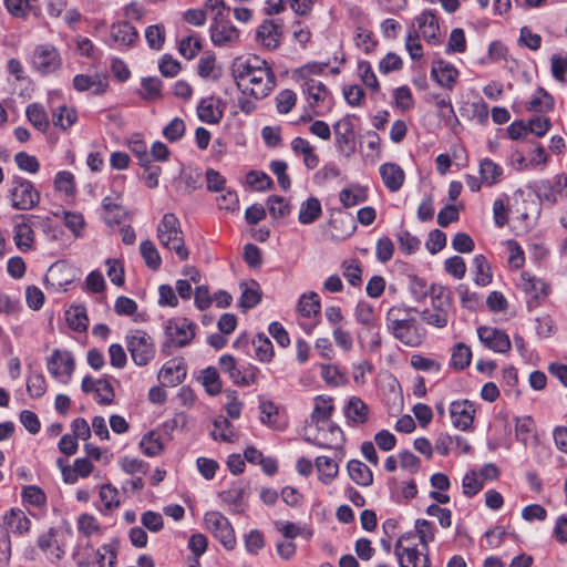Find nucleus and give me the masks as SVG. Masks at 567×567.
Listing matches in <instances>:
<instances>
[{
  "mask_svg": "<svg viewBox=\"0 0 567 567\" xmlns=\"http://www.w3.org/2000/svg\"><path fill=\"white\" fill-rule=\"evenodd\" d=\"M386 328L402 343L409 347H419L424 338L416 321L409 317V311L403 306L391 307L385 316Z\"/></svg>",
  "mask_w": 567,
  "mask_h": 567,
  "instance_id": "f257e3e1",
  "label": "nucleus"
},
{
  "mask_svg": "<svg viewBox=\"0 0 567 567\" xmlns=\"http://www.w3.org/2000/svg\"><path fill=\"white\" fill-rule=\"evenodd\" d=\"M156 233L162 247L175 251L181 260H186L189 257V251L185 247L181 223L173 213H166L162 217Z\"/></svg>",
  "mask_w": 567,
  "mask_h": 567,
  "instance_id": "f03ea898",
  "label": "nucleus"
},
{
  "mask_svg": "<svg viewBox=\"0 0 567 567\" xmlns=\"http://www.w3.org/2000/svg\"><path fill=\"white\" fill-rule=\"evenodd\" d=\"M234 81L244 95L256 100L267 96L275 86L274 73L259 76L256 73H234Z\"/></svg>",
  "mask_w": 567,
  "mask_h": 567,
  "instance_id": "7ed1b4c3",
  "label": "nucleus"
},
{
  "mask_svg": "<svg viewBox=\"0 0 567 567\" xmlns=\"http://www.w3.org/2000/svg\"><path fill=\"white\" fill-rule=\"evenodd\" d=\"M8 197L12 208L18 210L33 209L40 202V193L33 183L21 177L12 179Z\"/></svg>",
  "mask_w": 567,
  "mask_h": 567,
  "instance_id": "20e7f679",
  "label": "nucleus"
},
{
  "mask_svg": "<svg viewBox=\"0 0 567 567\" xmlns=\"http://www.w3.org/2000/svg\"><path fill=\"white\" fill-rule=\"evenodd\" d=\"M414 536L406 534L395 544V556L400 567H430L427 549L419 550L412 542Z\"/></svg>",
  "mask_w": 567,
  "mask_h": 567,
  "instance_id": "39448f33",
  "label": "nucleus"
},
{
  "mask_svg": "<svg viewBox=\"0 0 567 567\" xmlns=\"http://www.w3.org/2000/svg\"><path fill=\"white\" fill-rule=\"evenodd\" d=\"M126 347L135 364L146 365L155 357V346L150 334L135 330L126 336Z\"/></svg>",
  "mask_w": 567,
  "mask_h": 567,
  "instance_id": "423d86ee",
  "label": "nucleus"
},
{
  "mask_svg": "<svg viewBox=\"0 0 567 567\" xmlns=\"http://www.w3.org/2000/svg\"><path fill=\"white\" fill-rule=\"evenodd\" d=\"M450 309V296L444 289L440 288L432 291V308L423 310L421 318L429 324L443 328L449 322Z\"/></svg>",
  "mask_w": 567,
  "mask_h": 567,
  "instance_id": "0eeeda50",
  "label": "nucleus"
},
{
  "mask_svg": "<svg viewBox=\"0 0 567 567\" xmlns=\"http://www.w3.org/2000/svg\"><path fill=\"white\" fill-rule=\"evenodd\" d=\"M196 326L186 318H172L165 324L167 342L163 350L171 346L183 348L187 346L195 337Z\"/></svg>",
  "mask_w": 567,
  "mask_h": 567,
  "instance_id": "6e6552de",
  "label": "nucleus"
},
{
  "mask_svg": "<svg viewBox=\"0 0 567 567\" xmlns=\"http://www.w3.org/2000/svg\"><path fill=\"white\" fill-rule=\"evenodd\" d=\"M206 528L223 544L226 549H233L236 545L234 529L221 513L212 511L204 516Z\"/></svg>",
  "mask_w": 567,
  "mask_h": 567,
  "instance_id": "1a4fd4ad",
  "label": "nucleus"
},
{
  "mask_svg": "<svg viewBox=\"0 0 567 567\" xmlns=\"http://www.w3.org/2000/svg\"><path fill=\"white\" fill-rule=\"evenodd\" d=\"M318 433L315 437H307L308 442L321 449H331L340 452V458L343 457L342 444L344 442V435L342 430L331 423L322 424L317 426Z\"/></svg>",
  "mask_w": 567,
  "mask_h": 567,
  "instance_id": "9d476101",
  "label": "nucleus"
},
{
  "mask_svg": "<svg viewBox=\"0 0 567 567\" xmlns=\"http://www.w3.org/2000/svg\"><path fill=\"white\" fill-rule=\"evenodd\" d=\"M209 32L216 47L230 48L239 42L240 32L227 18L213 21Z\"/></svg>",
  "mask_w": 567,
  "mask_h": 567,
  "instance_id": "9b49d317",
  "label": "nucleus"
},
{
  "mask_svg": "<svg viewBox=\"0 0 567 567\" xmlns=\"http://www.w3.org/2000/svg\"><path fill=\"white\" fill-rule=\"evenodd\" d=\"M333 132L336 136V145L339 152H341L346 157H351L357 150L355 132L351 120L349 117L339 120L333 125Z\"/></svg>",
  "mask_w": 567,
  "mask_h": 567,
  "instance_id": "f8f14e48",
  "label": "nucleus"
},
{
  "mask_svg": "<svg viewBox=\"0 0 567 567\" xmlns=\"http://www.w3.org/2000/svg\"><path fill=\"white\" fill-rule=\"evenodd\" d=\"M49 372L63 383L69 382L74 371V358L69 351L54 350L48 360Z\"/></svg>",
  "mask_w": 567,
  "mask_h": 567,
  "instance_id": "ddd939ff",
  "label": "nucleus"
},
{
  "mask_svg": "<svg viewBox=\"0 0 567 567\" xmlns=\"http://www.w3.org/2000/svg\"><path fill=\"white\" fill-rule=\"evenodd\" d=\"M477 336L480 341L494 352L506 353L511 350V340L504 330L482 326L477 329Z\"/></svg>",
  "mask_w": 567,
  "mask_h": 567,
  "instance_id": "4468645a",
  "label": "nucleus"
},
{
  "mask_svg": "<svg viewBox=\"0 0 567 567\" xmlns=\"http://www.w3.org/2000/svg\"><path fill=\"white\" fill-rule=\"evenodd\" d=\"M474 404L468 400L454 401L450 405V416L452 424L461 430H468L475 416Z\"/></svg>",
  "mask_w": 567,
  "mask_h": 567,
  "instance_id": "2eb2a0df",
  "label": "nucleus"
},
{
  "mask_svg": "<svg viewBox=\"0 0 567 567\" xmlns=\"http://www.w3.org/2000/svg\"><path fill=\"white\" fill-rule=\"evenodd\" d=\"M219 367L224 373H228L230 379L237 385H250L256 382V371L250 368L244 372L237 367L235 359L231 355H223L219 359Z\"/></svg>",
  "mask_w": 567,
  "mask_h": 567,
  "instance_id": "dca6fc26",
  "label": "nucleus"
},
{
  "mask_svg": "<svg viewBox=\"0 0 567 567\" xmlns=\"http://www.w3.org/2000/svg\"><path fill=\"white\" fill-rule=\"evenodd\" d=\"M78 91H90L93 94L104 93L109 86L106 73H79L73 79Z\"/></svg>",
  "mask_w": 567,
  "mask_h": 567,
  "instance_id": "f3484780",
  "label": "nucleus"
},
{
  "mask_svg": "<svg viewBox=\"0 0 567 567\" xmlns=\"http://www.w3.org/2000/svg\"><path fill=\"white\" fill-rule=\"evenodd\" d=\"M32 65L39 71H55L61 65V59L54 47L43 44L35 48L32 55Z\"/></svg>",
  "mask_w": 567,
  "mask_h": 567,
  "instance_id": "a211bd4d",
  "label": "nucleus"
},
{
  "mask_svg": "<svg viewBox=\"0 0 567 567\" xmlns=\"http://www.w3.org/2000/svg\"><path fill=\"white\" fill-rule=\"evenodd\" d=\"M257 40L268 49H277L282 37V25L275 20H265L257 29Z\"/></svg>",
  "mask_w": 567,
  "mask_h": 567,
  "instance_id": "6ab92c4d",
  "label": "nucleus"
},
{
  "mask_svg": "<svg viewBox=\"0 0 567 567\" xmlns=\"http://www.w3.org/2000/svg\"><path fill=\"white\" fill-rule=\"evenodd\" d=\"M25 219L22 223H19L14 226L13 229V240L16 246L21 251H28L32 249L34 243V231L32 229V219H39V217L34 215L23 216Z\"/></svg>",
  "mask_w": 567,
  "mask_h": 567,
  "instance_id": "aec40b11",
  "label": "nucleus"
},
{
  "mask_svg": "<svg viewBox=\"0 0 567 567\" xmlns=\"http://www.w3.org/2000/svg\"><path fill=\"white\" fill-rule=\"evenodd\" d=\"M370 408L359 396H351L346 406L344 415L349 424L361 425L368 422Z\"/></svg>",
  "mask_w": 567,
  "mask_h": 567,
  "instance_id": "412c9836",
  "label": "nucleus"
},
{
  "mask_svg": "<svg viewBox=\"0 0 567 567\" xmlns=\"http://www.w3.org/2000/svg\"><path fill=\"white\" fill-rule=\"evenodd\" d=\"M380 175L386 188L395 193L405 179L404 171L395 163H385L380 166Z\"/></svg>",
  "mask_w": 567,
  "mask_h": 567,
  "instance_id": "4be33fe9",
  "label": "nucleus"
},
{
  "mask_svg": "<svg viewBox=\"0 0 567 567\" xmlns=\"http://www.w3.org/2000/svg\"><path fill=\"white\" fill-rule=\"evenodd\" d=\"M136 29L127 21L115 22L111 25V39L118 47H131L137 40Z\"/></svg>",
  "mask_w": 567,
  "mask_h": 567,
  "instance_id": "5701e85b",
  "label": "nucleus"
},
{
  "mask_svg": "<svg viewBox=\"0 0 567 567\" xmlns=\"http://www.w3.org/2000/svg\"><path fill=\"white\" fill-rule=\"evenodd\" d=\"M186 378V368L182 363L167 362L159 371L158 379L165 386H176Z\"/></svg>",
  "mask_w": 567,
  "mask_h": 567,
  "instance_id": "b1692460",
  "label": "nucleus"
},
{
  "mask_svg": "<svg viewBox=\"0 0 567 567\" xmlns=\"http://www.w3.org/2000/svg\"><path fill=\"white\" fill-rule=\"evenodd\" d=\"M197 112L199 118L203 122L209 124L219 123L224 114L221 102L219 100H215L214 97L202 100L200 104L198 105Z\"/></svg>",
  "mask_w": 567,
  "mask_h": 567,
  "instance_id": "393cba45",
  "label": "nucleus"
},
{
  "mask_svg": "<svg viewBox=\"0 0 567 567\" xmlns=\"http://www.w3.org/2000/svg\"><path fill=\"white\" fill-rule=\"evenodd\" d=\"M522 290L534 299H544L548 296V285L527 272H523L519 284Z\"/></svg>",
  "mask_w": 567,
  "mask_h": 567,
  "instance_id": "a878e982",
  "label": "nucleus"
},
{
  "mask_svg": "<svg viewBox=\"0 0 567 567\" xmlns=\"http://www.w3.org/2000/svg\"><path fill=\"white\" fill-rule=\"evenodd\" d=\"M417 29L422 37L427 40H436L440 32L439 20L436 16L431 11H423L415 18Z\"/></svg>",
  "mask_w": 567,
  "mask_h": 567,
  "instance_id": "bb28decb",
  "label": "nucleus"
},
{
  "mask_svg": "<svg viewBox=\"0 0 567 567\" xmlns=\"http://www.w3.org/2000/svg\"><path fill=\"white\" fill-rule=\"evenodd\" d=\"M319 481L324 484H331L339 473L338 463L328 456H318L315 461Z\"/></svg>",
  "mask_w": 567,
  "mask_h": 567,
  "instance_id": "cd10ccee",
  "label": "nucleus"
},
{
  "mask_svg": "<svg viewBox=\"0 0 567 567\" xmlns=\"http://www.w3.org/2000/svg\"><path fill=\"white\" fill-rule=\"evenodd\" d=\"M322 214L321 203L317 197H309L300 204L298 220L302 225L313 224Z\"/></svg>",
  "mask_w": 567,
  "mask_h": 567,
  "instance_id": "c85d7f7f",
  "label": "nucleus"
},
{
  "mask_svg": "<svg viewBox=\"0 0 567 567\" xmlns=\"http://www.w3.org/2000/svg\"><path fill=\"white\" fill-rule=\"evenodd\" d=\"M350 478L360 486H370L373 483L371 470L359 460H351L347 465Z\"/></svg>",
  "mask_w": 567,
  "mask_h": 567,
  "instance_id": "c756f323",
  "label": "nucleus"
},
{
  "mask_svg": "<svg viewBox=\"0 0 567 567\" xmlns=\"http://www.w3.org/2000/svg\"><path fill=\"white\" fill-rule=\"evenodd\" d=\"M30 519L24 512L19 508H12L4 515L6 529L16 534H23L30 529Z\"/></svg>",
  "mask_w": 567,
  "mask_h": 567,
  "instance_id": "7c9ffc66",
  "label": "nucleus"
},
{
  "mask_svg": "<svg viewBox=\"0 0 567 567\" xmlns=\"http://www.w3.org/2000/svg\"><path fill=\"white\" fill-rule=\"evenodd\" d=\"M291 150L299 155H302L305 165L313 169L319 164V156L315 153L313 146L302 137H295L291 141Z\"/></svg>",
  "mask_w": 567,
  "mask_h": 567,
  "instance_id": "2f4dec72",
  "label": "nucleus"
},
{
  "mask_svg": "<svg viewBox=\"0 0 567 567\" xmlns=\"http://www.w3.org/2000/svg\"><path fill=\"white\" fill-rule=\"evenodd\" d=\"M240 289L241 296L239 299V306L243 309H251L260 302L261 291L257 281L251 280L249 282H241Z\"/></svg>",
  "mask_w": 567,
  "mask_h": 567,
  "instance_id": "473e14b6",
  "label": "nucleus"
},
{
  "mask_svg": "<svg viewBox=\"0 0 567 567\" xmlns=\"http://www.w3.org/2000/svg\"><path fill=\"white\" fill-rule=\"evenodd\" d=\"M333 411V405L331 399L324 396H317L315 399V408L311 413V422L316 424V426L330 423V416Z\"/></svg>",
  "mask_w": 567,
  "mask_h": 567,
  "instance_id": "72a5a7b5",
  "label": "nucleus"
},
{
  "mask_svg": "<svg viewBox=\"0 0 567 567\" xmlns=\"http://www.w3.org/2000/svg\"><path fill=\"white\" fill-rule=\"evenodd\" d=\"M355 321L368 330H372L377 326V315L372 305L367 301H359L353 310Z\"/></svg>",
  "mask_w": 567,
  "mask_h": 567,
  "instance_id": "f704fd0d",
  "label": "nucleus"
},
{
  "mask_svg": "<svg viewBox=\"0 0 567 567\" xmlns=\"http://www.w3.org/2000/svg\"><path fill=\"white\" fill-rule=\"evenodd\" d=\"M480 175L483 183L492 186L502 179L503 168L492 159L484 158L480 163Z\"/></svg>",
  "mask_w": 567,
  "mask_h": 567,
  "instance_id": "c9c22d12",
  "label": "nucleus"
},
{
  "mask_svg": "<svg viewBox=\"0 0 567 567\" xmlns=\"http://www.w3.org/2000/svg\"><path fill=\"white\" fill-rule=\"evenodd\" d=\"M320 299L316 292L303 293L297 306L298 313L303 318H311L320 312Z\"/></svg>",
  "mask_w": 567,
  "mask_h": 567,
  "instance_id": "e433bc0d",
  "label": "nucleus"
},
{
  "mask_svg": "<svg viewBox=\"0 0 567 567\" xmlns=\"http://www.w3.org/2000/svg\"><path fill=\"white\" fill-rule=\"evenodd\" d=\"M214 440L231 443L237 439L231 423L224 416H218L214 420V429L212 431Z\"/></svg>",
  "mask_w": 567,
  "mask_h": 567,
  "instance_id": "4c0bfd02",
  "label": "nucleus"
},
{
  "mask_svg": "<svg viewBox=\"0 0 567 567\" xmlns=\"http://www.w3.org/2000/svg\"><path fill=\"white\" fill-rule=\"evenodd\" d=\"M66 321L71 329L75 331H84L87 328L89 319L85 313V308L82 306L71 307L66 312Z\"/></svg>",
  "mask_w": 567,
  "mask_h": 567,
  "instance_id": "58836bf2",
  "label": "nucleus"
},
{
  "mask_svg": "<svg viewBox=\"0 0 567 567\" xmlns=\"http://www.w3.org/2000/svg\"><path fill=\"white\" fill-rule=\"evenodd\" d=\"M53 124L62 130H68L78 120L75 110L69 109L65 105L59 106L53 111Z\"/></svg>",
  "mask_w": 567,
  "mask_h": 567,
  "instance_id": "ea45409f",
  "label": "nucleus"
},
{
  "mask_svg": "<svg viewBox=\"0 0 567 567\" xmlns=\"http://www.w3.org/2000/svg\"><path fill=\"white\" fill-rule=\"evenodd\" d=\"M140 250L146 266L157 270L162 264V258L155 245L151 240H144L140 245Z\"/></svg>",
  "mask_w": 567,
  "mask_h": 567,
  "instance_id": "a19ab883",
  "label": "nucleus"
},
{
  "mask_svg": "<svg viewBox=\"0 0 567 567\" xmlns=\"http://www.w3.org/2000/svg\"><path fill=\"white\" fill-rule=\"evenodd\" d=\"M237 71H271L268 63L258 55L239 58L235 62Z\"/></svg>",
  "mask_w": 567,
  "mask_h": 567,
  "instance_id": "79ce46f5",
  "label": "nucleus"
},
{
  "mask_svg": "<svg viewBox=\"0 0 567 567\" xmlns=\"http://www.w3.org/2000/svg\"><path fill=\"white\" fill-rule=\"evenodd\" d=\"M475 267V282L480 286H486L492 280L491 267L485 256L476 255L473 260Z\"/></svg>",
  "mask_w": 567,
  "mask_h": 567,
  "instance_id": "37998d69",
  "label": "nucleus"
},
{
  "mask_svg": "<svg viewBox=\"0 0 567 567\" xmlns=\"http://www.w3.org/2000/svg\"><path fill=\"white\" fill-rule=\"evenodd\" d=\"M554 106V99L544 89H538L528 103V110L548 112Z\"/></svg>",
  "mask_w": 567,
  "mask_h": 567,
  "instance_id": "c03bdc74",
  "label": "nucleus"
},
{
  "mask_svg": "<svg viewBox=\"0 0 567 567\" xmlns=\"http://www.w3.org/2000/svg\"><path fill=\"white\" fill-rule=\"evenodd\" d=\"M472 351L465 343H457L453 348L451 363L455 369L462 370L470 365Z\"/></svg>",
  "mask_w": 567,
  "mask_h": 567,
  "instance_id": "a18cd8bd",
  "label": "nucleus"
},
{
  "mask_svg": "<svg viewBox=\"0 0 567 567\" xmlns=\"http://www.w3.org/2000/svg\"><path fill=\"white\" fill-rule=\"evenodd\" d=\"M27 116L30 123L41 132L49 127L47 113L39 104H31L27 109Z\"/></svg>",
  "mask_w": 567,
  "mask_h": 567,
  "instance_id": "49530a36",
  "label": "nucleus"
},
{
  "mask_svg": "<svg viewBox=\"0 0 567 567\" xmlns=\"http://www.w3.org/2000/svg\"><path fill=\"white\" fill-rule=\"evenodd\" d=\"M340 202L344 207H352L363 203L367 198L365 192L359 186L344 188L340 192Z\"/></svg>",
  "mask_w": 567,
  "mask_h": 567,
  "instance_id": "de8ad7c7",
  "label": "nucleus"
},
{
  "mask_svg": "<svg viewBox=\"0 0 567 567\" xmlns=\"http://www.w3.org/2000/svg\"><path fill=\"white\" fill-rule=\"evenodd\" d=\"M140 446L147 456H157L164 449L161 436L155 432L144 435Z\"/></svg>",
  "mask_w": 567,
  "mask_h": 567,
  "instance_id": "09e8293b",
  "label": "nucleus"
},
{
  "mask_svg": "<svg viewBox=\"0 0 567 567\" xmlns=\"http://www.w3.org/2000/svg\"><path fill=\"white\" fill-rule=\"evenodd\" d=\"M102 207L105 213V220L111 224H120L122 220V217L124 216V209L121 207V205L116 202L115 198L112 197H105L102 200Z\"/></svg>",
  "mask_w": 567,
  "mask_h": 567,
  "instance_id": "8fccbe9b",
  "label": "nucleus"
},
{
  "mask_svg": "<svg viewBox=\"0 0 567 567\" xmlns=\"http://www.w3.org/2000/svg\"><path fill=\"white\" fill-rule=\"evenodd\" d=\"M145 39L153 50L162 49L165 41V28L163 24L150 25L145 30Z\"/></svg>",
  "mask_w": 567,
  "mask_h": 567,
  "instance_id": "3c124183",
  "label": "nucleus"
},
{
  "mask_svg": "<svg viewBox=\"0 0 567 567\" xmlns=\"http://www.w3.org/2000/svg\"><path fill=\"white\" fill-rule=\"evenodd\" d=\"M256 357L260 361H269L274 355V348L271 341L264 334H258L252 340Z\"/></svg>",
  "mask_w": 567,
  "mask_h": 567,
  "instance_id": "603ef678",
  "label": "nucleus"
},
{
  "mask_svg": "<svg viewBox=\"0 0 567 567\" xmlns=\"http://www.w3.org/2000/svg\"><path fill=\"white\" fill-rule=\"evenodd\" d=\"M305 91L307 92L309 103L312 106L323 102L328 95L326 86L321 82L315 80H309L306 82Z\"/></svg>",
  "mask_w": 567,
  "mask_h": 567,
  "instance_id": "864d4df0",
  "label": "nucleus"
},
{
  "mask_svg": "<svg viewBox=\"0 0 567 567\" xmlns=\"http://www.w3.org/2000/svg\"><path fill=\"white\" fill-rule=\"evenodd\" d=\"M343 277L347 281L358 287L362 282V270L357 260H346L342 262Z\"/></svg>",
  "mask_w": 567,
  "mask_h": 567,
  "instance_id": "5fc2aeb1",
  "label": "nucleus"
},
{
  "mask_svg": "<svg viewBox=\"0 0 567 567\" xmlns=\"http://www.w3.org/2000/svg\"><path fill=\"white\" fill-rule=\"evenodd\" d=\"M354 43L355 45L363 50L365 53H369L373 50L375 45V41L373 39V33L363 27H358L354 32Z\"/></svg>",
  "mask_w": 567,
  "mask_h": 567,
  "instance_id": "6e6d98bb",
  "label": "nucleus"
},
{
  "mask_svg": "<svg viewBox=\"0 0 567 567\" xmlns=\"http://www.w3.org/2000/svg\"><path fill=\"white\" fill-rule=\"evenodd\" d=\"M100 499L105 509L111 511L118 507V491L111 484H105L100 489Z\"/></svg>",
  "mask_w": 567,
  "mask_h": 567,
  "instance_id": "4d7b16f0",
  "label": "nucleus"
},
{
  "mask_svg": "<svg viewBox=\"0 0 567 567\" xmlns=\"http://www.w3.org/2000/svg\"><path fill=\"white\" fill-rule=\"evenodd\" d=\"M203 385L210 395H216L221 391V382L215 368H207L203 372Z\"/></svg>",
  "mask_w": 567,
  "mask_h": 567,
  "instance_id": "13d9d810",
  "label": "nucleus"
},
{
  "mask_svg": "<svg viewBox=\"0 0 567 567\" xmlns=\"http://www.w3.org/2000/svg\"><path fill=\"white\" fill-rule=\"evenodd\" d=\"M27 391L32 398H41L47 391V382L41 373H33L28 377Z\"/></svg>",
  "mask_w": 567,
  "mask_h": 567,
  "instance_id": "bf43d9fd",
  "label": "nucleus"
},
{
  "mask_svg": "<svg viewBox=\"0 0 567 567\" xmlns=\"http://www.w3.org/2000/svg\"><path fill=\"white\" fill-rule=\"evenodd\" d=\"M22 498L30 505L37 507L43 506L47 502L44 492L35 485L24 486L22 489Z\"/></svg>",
  "mask_w": 567,
  "mask_h": 567,
  "instance_id": "052dcab7",
  "label": "nucleus"
},
{
  "mask_svg": "<svg viewBox=\"0 0 567 567\" xmlns=\"http://www.w3.org/2000/svg\"><path fill=\"white\" fill-rule=\"evenodd\" d=\"M55 187L59 192L72 195L75 192V182L72 173L68 171L59 172L54 179Z\"/></svg>",
  "mask_w": 567,
  "mask_h": 567,
  "instance_id": "680f3d73",
  "label": "nucleus"
},
{
  "mask_svg": "<svg viewBox=\"0 0 567 567\" xmlns=\"http://www.w3.org/2000/svg\"><path fill=\"white\" fill-rule=\"evenodd\" d=\"M415 529L423 548L427 549L429 543L433 542L434 539L433 524L426 519H417L415 522Z\"/></svg>",
  "mask_w": 567,
  "mask_h": 567,
  "instance_id": "e2e57ef3",
  "label": "nucleus"
},
{
  "mask_svg": "<svg viewBox=\"0 0 567 567\" xmlns=\"http://www.w3.org/2000/svg\"><path fill=\"white\" fill-rule=\"evenodd\" d=\"M463 493L466 496H474L483 488V480L475 472L466 473L462 482Z\"/></svg>",
  "mask_w": 567,
  "mask_h": 567,
  "instance_id": "0e129e2a",
  "label": "nucleus"
},
{
  "mask_svg": "<svg viewBox=\"0 0 567 567\" xmlns=\"http://www.w3.org/2000/svg\"><path fill=\"white\" fill-rule=\"evenodd\" d=\"M78 528L85 536L99 534L101 530L96 518L89 514H82L78 519Z\"/></svg>",
  "mask_w": 567,
  "mask_h": 567,
  "instance_id": "69168bd1",
  "label": "nucleus"
},
{
  "mask_svg": "<svg viewBox=\"0 0 567 567\" xmlns=\"http://www.w3.org/2000/svg\"><path fill=\"white\" fill-rule=\"evenodd\" d=\"M94 393L96 401L101 404H110L114 400V390L111 383L105 379L97 380V386Z\"/></svg>",
  "mask_w": 567,
  "mask_h": 567,
  "instance_id": "338daca9",
  "label": "nucleus"
},
{
  "mask_svg": "<svg viewBox=\"0 0 567 567\" xmlns=\"http://www.w3.org/2000/svg\"><path fill=\"white\" fill-rule=\"evenodd\" d=\"M199 50L200 42L194 37L184 38L178 45L179 53L188 60L195 58Z\"/></svg>",
  "mask_w": 567,
  "mask_h": 567,
  "instance_id": "774afa93",
  "label": "nucleus"
}]
</instances>
